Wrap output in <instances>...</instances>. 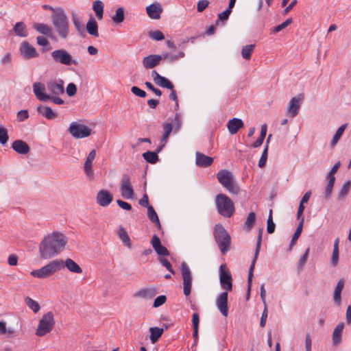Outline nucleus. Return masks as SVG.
<instances>
[{
    "label": "nucleus",
    "mask_w": 351,
    "mask_h": 351,
    "mask_svg": "<svg viewBox=\"0 0 351 351\" xmlns=\"http://www.w3.org/2000/svg\"><path fill=\"white\" fill-rule=\"evenodd\" d=\"M255 48V45H247L242 47L241 56L245 60H250L251 58L252 53Z\"/></svg>",
    "instance_id": "nucleus-43"
},
{
    "label": "nucleus",
    "mask_w": 351,
    "mask_h": 351,
    "mask_svg": "<svg viewBox=\"0 0 351 351\" xmlns=\"http://www.w3.org/2000/svg\"><path fill=\"white\" fill-rule=\"evenodd\" d=\"M262 242V230H259L258 236L257 237V241H256V245L254 252V256L253 260L252 261L251 265L249 268L248 271V275H247V289L246 292V300H249L250 297V292H251V287L252 284V278H253V273L254 269L255 267V264L256 262V260L258 258L259 252L261 250V245Z\"/></svg>",
    "instance_id": "nucleus-9"
},
{
    "label": "nucleus",
    "mask_w": 351,
    "mask_h": 351,
    "mask_svg": "<svg viewBox=\"0 0 351 351\" xmlns=\"http://www.w3.org/2000/svg\"><path fill=\"white\" fill-rule=\"evenodd\" d=\"M86 30L89 34L95 37H98V25L93 18L89 19L86 24Z\"/></svg>",
    "instance_id": "nucleus-35"
},
{
    "label": "nucleus",
    "mask_w": 351,
    "mask_h": 351,
    "mask_svg": "<svg viewBox=\"0 0 351 351\" xmlns=\"http://www.w3.org/2000/svg\"><path fill=\"white\" fill-rule=\"evenodd\" d=\"M12 148L18 154H27L29 150V146L22 140H16L12 143Z\"/></svg>",
    "instance_id": "nucleus-28"
},
{
    "label": "nucleus",
    "mask_w": 351,
    "mask_h": 351,
    "mask_svg": "<svg viewBox=\"0 0 351 351\" xmlns=\"http://www.w3.org/2000/svg\"><path fill=\"white\" fill-rule=\"evenodd\" d=\"M219 282L223 289L231 291L232 289V279L231 274L226 269L225 265L219 267Z\"/></svg>",
    "instance_id": "nucleus-13"
},
{
    "label": "nucleus",
    "mask_w": 351,
    "mask_h": 351,
    "mask_svg": "<svg viewBox=\"0 0 351 351\" xmlns=\"http://www.w3.org/2000/svg\"><path fill=\"white\" fill-rule=\"evenodd\" d=\"M8 140V130L6 128L0 126V143L5 145Z\"/></svg>",
    "instance_id": "nucleus-57"
},
{
    "label": "nucleus",
    "mask_w": 351,
    "mask_h": 351,
    "mask_svg": "<svg viewBox=\"0 0 351 351\" xmlns=\"http://www.w3.org/2000/svg\"><path fill=\"white\" fill-rule=\"evenodd\" d=\"M125 19L124 9L122 7L119 8L115 14L112 16V20L114 23L119 24L122 23Z\"/></svg>",
    "instance_id": "nucleus-44"
},
{
    "label": "nucleus",
    "mask_w": 351,
    "mask_h": 351,
    "mask_svg": "<svg viewBox=\"0 0 351 351\" xmlns=\"http://www.w3.org/2000/svg\"><path fill=\"white\" fill-rule=\"evenodd\" d=\"M29 117V112L27 110H21L18 112L16 114L17 121L22 122Z\"/></svg>",
    "instance_id": "nucleus-59"
},
{
    "label": "nucleus",
    "mask_w": 351,
    "mask_h": 351,
    "mask_svg": "<svg viewBox=\"0 0 351 351\" xmlns=\"http://www.w3.org/2000/svg\"><path fill=\"white\" fill-rule=\"evenodd\" d=\"M350 186H351V181L350 180H348L343 184L340 191L338 193V199H343L346 196V195L348 193V192L350 191Z\"/></svg>",
    "instance_id": "nucleus-48"
},
{
    "label": "nucleus",
    "mask_w": 351,
    "mask_h": 351,
    "mask_svg": "<svg viewBox=\"0 0 351 351\" xmlns=\"http://www.w3.org/2000/svg\"><path fill=\"white\" fill-rule=\"evenodd\" d=\"M45 90V86L42 83L35 82L33 84L34 93L40 101H45L49 98V95L44 93Z\"/></svg>",
    "instance_id": "nucleus-26"
},
{
    "label": "nucleus",
    "mask_w": 351,
    "mask_h": 351,
    "mask_svg": "<svg viewBox=\"0 0 351 351\" xmlns=\"http://www.w3.org/2000/svg\"><path fill=\"white\" fill-rule=\"evenodd\" d=\"M38 112L49 120L54 119L57 117V114L51 108L47 106H38Z\"/></svg>",
    "instance_id": "nucleus-30"
},
{
    "label": "nucleus",
    "mask_w": 351,
    "mask_h": 351,
    "mask_svg": "<svg viewBox=\"0 0 351 351\" xmlns=\"http://www.w3.org/2000/svg\"><path fill=\"white\" fill-rule=\"evenodd\" d=\"M143 157L147 162L151 164H156L159 160L158 154L154 152L147 151L143 154Z\"/></svg>",
    "instance_id": "nucleus-42"
},
{
    "label": "nucleus",
    "mask_w": 351,
    "mask_h": 351,
    "mask_svg": "<svg viewBox=\"0 0 351 351\" xmlns=\"http://www.w3.org/2000/svg\"><path fill=\"white\" fill-rule=\"evenodd\" d=\"M209 5L208 0H200L197 2V10L199 12H203Z\"/></svg>",
    "instance_id": "nucleus-64"
},
{
    "label": "nucleus",
    "mask_w": 351,
    "mask_h": 351,
    "mask_svg": "<svg viewBox=\"0 0 351 351\" xmlns=\"http://www.w3.org/2000/svg\"><path fill=\"white\" fill-rule=\"evenodd\" d=\"M339 238H337L334 243L333 251L331 256V264L336 266L339 261Z\"/></svg>",
    "instance_id": "nucleus-41"
},
{
    "label": "nucleus",
    "mask_w": 351,
    "mask_h": 351,
    "mask_svg": "<svg viewBox=\"0 0 351 351\" xmlns=\"http://www.w3.org/2000/svg\"><path fill=\"white\" fill-rule=\"evenodd\" d=\"M156 292L155 289L147 288L143 289L135 293L134 297L142 298L145 299H150L156 295Z\"/></svg>",
    "instance_id": "nucleus-32"
},
{
    "label": "nucleus",
    "mask_w": 351,
    "mask_h": 351,
    "mask_svg": "<svg viewBox=\"0 0 351 351\" xmlns=\"http://www.w3.org/2000/svg\"><path fill=\"white\" fill-rule=\"evenodd\" d=\"M162 60L161 55L151 54L145 56L142 61L143 66L146 69H153L158 66Z\"/></svg>",
    "instance_id": "nucleus-21"
},
{
    "label": "nucleus",
    "mask_w": 351,
    "mask_h": 351,
    "mask_svg": "<svg viewBox=\"0 0 351 351\" xmlns=\"http://www.w3.org/2000/svg\"><path fill=\"white\" fill-rule=\"evenodd\" d=\"M96 156V152L95 149L91 150L87 156L84 164V171L86 176L89 179L93 178V169L92 168V163Z\"/></svg>",
    "instance_id": "nucleus-19"
},
{
    "label": "nucleus",
    "mask_w": 351,
    "mask_h": 351,
    "mask_svg": "<svg viewBox=\"0 0 351 351\" xmlns=\"http://www.w3.org/2000/svg\"><path fill=\"white\" fill-rule=\"evenodd\" d=\"M213 158L208 156L201 152H196L195 164L200 167H208L213 162Z\"/></svg>",
    "instance_id": "nucleus-23"
},
{
    "label": "nucleus",
    "mask_w": 351,
    "mask_h": 351,
    "mask_svg": "<svg viewBox=\"0 0 351 351\" xmlns=\"http://www.w3.org/2000/svg\"><path fill=\"white\" fill-rule=\"evenodd\" d=\"M131 91H132V93L134 95H136V96H138L139 97L144 98L147 95L145 91H144L143 90L139 88L137 86H132V88H131Z\"/></svg>",
    "instance_id": "nucleus-62"
},
{
    "label": "nucleus",
    "mask_w": 351,
    "mask_h": 351,
    "mask_svg": "<svg viewBox=\"0 0 351 351\" xmlns=\"http://www.w3.org/2000/svg\"><path fill=\"white\" fill-rule=\"evenodd\" d=\"M182 276L183 278V291L186 296L190 295L192 287V275L190 268L187 264L184 262L180 266Z\"/></svg>",
    "instance_id": "nucleus-11"
},
{
    "label": "nucleus",
    "mask_w": 351,
    "mask_h": 351,
    "mask_svg": "<svg viewBox=\"0 0 351 351\" xmlns=\"http://www.w3.org/2000/svg\"><path fill=\"white\" fill-rule=\"evenodd\" d=\"M147 217L152 222L156 223V226L158 229L161 228V224L160 223L158 215L152 206L147 208Z\"/></svg>",
    "instance_id": "nucleus-38"
},
{
    "label": "nucleus",
    "mask_w": 351,
    "mask_h": 351,
    "mask_svg": "<svg viewBox=\"0 0 351 351\" xmlns=\"http://www.w3.org/2000/svg\"><path fill=\"white\" fill-rule=\"evenodd\" d=\"M67 243V238L60 232H53L46 236L39 245L41 258L49 259L62 252Z\"/></svg>",
    "instance_id": "nucleus-1"
},
{
    "label": "nucleus",
    "mask_w": 351,
    "mask_h": 351,
    "mask_svg": "<svg viewBox=\"0 0 351 351\" xmlns=\"http://www.w3.org/2000/svg\"><path fill=\"white\" fill-rule=\"evenodd\" d=\"M343 328V322L339 323L337 326L335 328L332 337L333 346H338L341 343V335Z\"/></svg>",
    "instance_id": "nucleus-29"
},
{
    "label": "nucleus",
    "mask_w": 351,
    "mask_h": 351,
    "mask_svg": "<svg viewBox=\"0 0 351 351\" xmlns=\"http://www.w3.org/2000/svg\"><path fill=\"white\" fill-rule=\"evenodd\" d=\"M346 128V124H343L337 129L331 141V146L333 147L337 143Z\"/></svg>",
    "instance_id": "nucleus-46"
},
{
    "label": "nucleus",
    "mask_w": 351,
    "mask_h": 351,
    "mask_svg": "<svg viewBox=\"0 0 351 351\" xmlns=\"http://www.w3.org/2000/svg\"><path fill=\"white\" fill-rule=\"evenodd\" d=\"M309 251H310V249H309V247H308L307 249H306L303 255L300 257V258L298 263V271H300L302 269L303 266L305 265V263L308 259V257Z\"/></svg>",
    "instance_id": "nucleus-52"
},
{
    "label": "nucleus",
    "mask_w": 351,
    "mask_h": 351,
    "mask_svg": "<svg viewBox=\"0 0 351 351\" xmlns=\"http://www.w3.org/2000/svg\"><path fill=\"white\" fill-rule=\"evenodd\" d=\"M335 182L333 178H330V180H328V183L325 187V197L326 199H329L330 197V195L332 192V189L334 186Z\"/></svg>",
    "instance_id": "nucleus-54"
},
{
    "label": "nucleus",
    "mask_w": 351,
    "mask_h": 351,
    "mask_svg": "<svg viewBox=\"0 0 351 351\" xmlns=\"http://www.w3.org/2000/svg\"><path fill=\"white\" fill-rule=\"evenodd\" d=\"M104 4L100 0H96L93 3V10L95 12L96 16L99 20L103 19Z\"/></svg>",
    "instance_id": "nucleus-37"
},
{
    "label": "nucleus",
    "mask_w": 351,
    "mask_h": 351,
    "mask_svg": "<svg viewBox=\"0 0 351 351\" xmlns=\"http://www.w3.org/2000/svg\"><path fill=\"white\" fill-rule=\"evenodd\" d=\"M150 340L152 343H156L163 333V328L152 327L149 328Z\"/></svg>",
    "instance_id": "nucleus-39"
},
{
    "label": "nucleus",
    "mask_w": 351,
    "mask_h": 351,
    "mask_svg": "<svg viewBox=\"0 0 351 351\" xmlns=\"http://www.w3.org/2000/svg\"><path fill=\"white\" fill-rule=\"evenodd\" d=\"M25 302L26 305L34 313H37L39 311L40 307L39 304L36 301L34 300L29 297H27L25 299Z\"/></svg>",
    "instance_id": "nucleus-47"
},
{
    "label": "nucleus",
    "mask_w": 351,
    "mask_h": 351,
    "mask_svg": "<svg viewBox=\"0 0 351 351\" xmlns=\"http://www.w3.org/2000/svg\"><path fill=\"white\" fill-rule=\"evenodd\" d=\"M151 244L155 252L160 256H169V250L161 244L159 237L154 234L151 239Z\"/></svg>",
    "instance_id": "nucleus-22"
},
{
    "label": "nucleus",
    "mask_w": 351,
    "mask_h": 351,
    "mask_svg": "<svg viewBox=\"0 0 351 351\" xmlns=\"http://www.w3.org/2000/svg\"><path fill=\"white\" fill-rule=\"evenodd\" d=\"M275 227L276 225L274 222L273 221L272 218V210H269V214L267 219V231L269 234H272L275 231Z\"/></svg>",
    "instance_id": "nucleus-51"
},
{
    "label": "nucleus",
    "mask_w": 351,
    "mask_h": 351,
    "mask_svg": "<svg viewBox=\"0 0 351 351\" xmlns=\"http://www.w3.org/2000/svg\"><path fill=\"white\" fill-rule=\"evenodd\" d=\"M267 152H268L267 146H265V149L262 153L261 157L258 161V167L261 168L265 167V165L267 162Z\"/></svg>",
    "instance_id": "nucleus-58"
},
{
    "label": "nucleus",
    "mask_w": 351,
    "mask_h": 351,
    "mask_svg": "<svg viewBox=\"0 0 351 351\" xmlns=\"http://www.w3.org/2000/svg\"><path fill=\"white\" fill-rule=\"evenodd\" d=\"M147 14L152 19H159L162 8L159 4L152 3L146 8Z\"/></svg>",
    "instance_id": "nucleus-27"
},
{
    "label": "nucleus",
    "mask_w": 351,
    "mask_h": 351,
    "mask_svg": "<svg viewBox=\"0 0 351 351\" xmlns=\"http://www.w3.org/2000/svg\"><path fill=\"white\" fill-rule=\"evenodd\" d=\"M120 191L123 198L130 199L133 197L134 190L131 184V178L129 175H123L120 182Z\"/></svg>",
    "instance_id": "nucleus-12"
},
{
    "label": "nucleus",
    "mask_w": 351,
    "mask_h": 351,
    "mask_svg": "<svg viewBox=\"0 0 351 351\" xmlns=\"http://www.w3.org/2000/svg\"><path fill=\"white\" fill-rule=\"evenodd\" d=\"M64 82L62 80H50L47 83L48 90L53 95H62L64 93Z\"/></svg>",
    "instance_id": "nucleus-17"
},
{
    "label": "nucleus",
    "mask_w": 351,
    "mask_h": 351,
    "mask_svg": "<svg viewBox=\"0 0 351 351\" xmlns=\"http://www.w3.org/2000/svg\"><path fill=\"white\" fill-rule=\"evenodd\" d=\"M158 260L160 263L171 274H173L175 273L174 270L172 269L171 264L168 261L167 259L160 257Z\"/></svg>",
    "instance_id": "nucleus-63"
},
{
    "label": "nucleus",
    "mask_w": 351,
    "mask_h": 351,
    "mask_svg": "<svg viewBox=\"0 0 351 351\" xmlns=\"http://www.w3.org/2000/svg\"><path fill=\"white\" fill-rule=\"evenodd\" d=\"M256 221V215L254 213L251 212L248 214L244 223V228L247 231L251 230Z\"/></svg>",
    "instance_id": "nucleus-45"
},
{
    "label": "nucleus",
    "mask_w": 351,
    "mask_h": 351,
    "mask_svg": "<svg viewBox=\"0 0 351 351\" xmlns=\"http://www.w3.org/2000/svg\"><path fill=\"white\" fill-rule=\"evenodd\" d=\"M173 130V123H168L164 125L163 126V130L164 133L160 138L161 142H164L165 143H167V140L171 132Z\"/></svg>",
    "instance_id": "nucleus-49"
},
{
    "label": "nucleus",
    "mask_w": 351,
    "mask_h": 351,
    "mask_svg": "<svg viewBox=\"0 0 351 351\" xmlns=\"http://www.w3.org/2000/svg\"><path fill=\"white\" fill-rule=\"evenodd\" d=\"M148 36L150 38L160 41L165 38V36L160 30L150 31L148 32Z\"/></svg>",
    "instance_id": "nucleus-50"
},
{
    "label": "nucleus",
    "mask_w": 351,
    "mask_h": 351,
    "mask_svg": "<svg viewBox=\"0 0 351 351\" xmlns=\"http://www.w3.org/2000/svg\"><path fill=\"white\" fill-rule=\"evenodd\" d=\"M56 10L51 16L52 23L59 36L65 39L69 33L68 18L62 8H57Z\"/></svg>",
    "instance_id": "nucleus-2"
},
{
    "label": "nucleus",
    "mask_w": 351,
    "mask_h": 351,
    "mask_svg": "<svg viewBox=\"0 0 351 351\" xmlns=\"http://www.w3.org/2000/svg\"><path fill=\"white\" fill-rule=\"evenodd\" d=\"M344 287V280L341 279L337 282V285L335 289L333 300L336 304L339 305L341 304V293Z\"/></svg>",
    "instance_id": "nucleus-34"
},
{
    "label": "nucleus",
    "mask_w": 351,
    "mask_h": 351,
    "mask_svg": "<svg viewBox=\"0 0 351 351\" xmlns=\"http://www.w3.org/2000/svg\"><path fill=\"white\" fill-rule=\"evenodd\" d=\"M33 28L38 33L46 36L50 38H53V32L52 28L45 23H35L33 25Z\"/></svg>",
    "instance_id": "nucleus-25"
},
{
    "label": "nucleus",
    "mask_w": 351,
    "mask_h": 351,
    "mask_svg": "<svg viewBox=\"0 0 351 351\" xmlns=\"http://www.w3.org/2000/svg\"><path fill=\"white\" fill-rule=\"evenodd\" d=\"M66 93L69 97L75 95L77 93V86L73 83H69L66 87Z\"/></svg>",
    "instance_id": "nucleus-61"
},
{
    "label": "nucleus",
    "mask_w": 351,
    "mask_h": 351,
    "mask_svg": "<svg viewBox=\"0 0 351 351\" xmlns=\"http://www.w3.org/2000/svg\"><path fill=\"white\" fill-rule=\"evenodd\" d=\"M13 32L14 34L19 37H27L28 32L25 24L21 21L17 22L13 27Z\"/></svg>",
    "instance_id": "nucleus-31"
},
{
    "label": "nucleus",
    "mask_w": 351,
    "mask_h": 351,
    "mask_svg": "<svg viewBox=\"0 0 351 351\" xmlns=\"http://www.w3.org/2000/svg\"><path fill=\"white\" fill-rule=\"evenodd\" d=\"M302 99L303 95L300 94L297 97H294L290 100L288 104L287 113L291 115L292 118H294L298 114Z\"/></svg>",
    "instance_id": "nucleus-14"
},
{
    "label": "nucleus",
    "mask_w": 351,
    "mask_h": 351,
    "mask_svg": "<svg viewBox=\"0 0 351 351\" xmlns=\"http://www.w3.org/2000/svg\"><path fill=\"white\" fill-rule=\"evenodd\" d=\"M167 298L165 295H159L154 301L153 306L157 308L165 303Z\"/></svg>",
    "instance_id": "nucleus-60"
},
{
    "label": "nucleus",
    "mask_w": 351,
    "mask_h": 351,
    "mask_svg": "<svg viewBox=\"0 0 351 351\" xmlns=\"http://www.w3.org/2000/svg\"><path fill=\"white\" fill-rule=\"evenodd\" d=\"M216 306L221 313L226 317L228 315L227 291H223L218 295L216 299Z\"/></svg>",
    "instance_id": "nucleus-16"
},
{
    "label": "nucleus",
    "mask_w": 351,
    "mask_h": 351,
    "mask_svg": "<svg viewBox=\"0 0 351 351\" xmlns=\"http://www.w3.org/2000/svg\"><path fill=\"white\" fill-rule=\"evenodd\" d=\"M340 166H341V162L339 161L336 162L334 165V166L332 167V169L329 171V172L327 173L326 179L330 180V178H332L334 181H335V177L334 175L337 171V170L339 169Z\"/></svg>",
    "instance_id": "nucleus-56"
},
{
    "label": "nucleus",
    "mask_w": 351,
    "mask_h": 351,
    "mask_svg": "<svg viewBox=\"0 0 351 351\" xmlns=\"http://www.w3.org/2000/svg\"><path fill=\"white\" fill-rule=\"evenodd\" d=\"M55 325L53 314L48 312L45 314L40 319L36 335L38 337H43L47 333L51 332Z\"/></svg>",
    "instance_id": "nucleus-8"
},
{
    "label": "nucleus",
    "mask_w": 351,
    "mask_h": 351,
    "mask_svg": "<svg viewBox=\"0 0 351 351\" xmlns=\"http://www.w3.org/2000/svg\"><path fill=\"white\" fill-rule=\"evenodd\" d=\"M151 75L156 85L170 90L174 88L173 84L167 78L160 75L156 70H153Z\"/></svg>",
    "instance_id": "nucleus-18"
},
{
    "label": "nucleus",
    "mask_w": 351,
    "mask_h": 351,
    "mask_svg": "<svg viewBox=\"0 0 351 351\" xmlns=\"http://www.w3.org/2000/svg\"><path fill=\"white\" fill-rule=\"evenodd\" d=\"M69 133L75 138H83L91 134V129L77 122H72L69 128Z\"/></svg>",
    "instance_id": "nucleus-10"
},
{
    "label": "nucleus",
    "mask_w": 351,
    "mask_h": 351,
    "mask_svg": "<svg viewBox=\"0 0 351 351\" xmlns=\"http://www.w3.org/2000/svg\"><path fill=\"white\" fill-rule=\"evenodd\" d=\"M213 236L222 254H226L230 248L231 238L221 224H216Z\"/></svg>",
    "instance_id": "nucleus-4"
},
{
    "label": "nucleus",
    "mask_w": 351,
    "mask_h": 351,
    "mask_svg": "<svg viewBox=\"0 0 351 351\" xmlns=\"http://www.w3.org/2000/svg\"><path fill=\"white\" fill-rule=\"evenodd\" d=\"M303 223H304V217H302V219L300 220V221L295 230V232L294 234L293 235V237L289 243V249H288L289 251H291L292 250L293 247L295 244L296 241L300 237V236L302 233V231Z\"/></svg>",
    "instance_id": "nucleus-36"
},
{
    "label": "nucleus",
    "mask_w": 351,
    "mask_h": 351,
    "mask_svg": "<svg viewBox=\"0 0 351 351\" xmlns=\"http://www.w3.org/2000/svg\"><path fill=\"white\" fill-rule=\"evenodd\" d=\"M73 22L77 32L80 34H84V25L82 23V22L77 19V17L75 15L73 16Z\"/></svg>",
    "instance_id": "nucleus-55"
},
{
    "label": "nucleus",
    "mask_w": 351,
    "mask_h": 351,
    "mask_svg": "<svg viewBox=\"0 0 351 351\" xmlns=\"http://www.w3.org/2000/svg\"><path fill=\"white\" fill-rule=\"evenodd\" d=\"M292 23V19L291 18H289L287 19V20H285L283 23H282L281 24L276 26L273 30H272V33L273 34H276L280 31H282L283 29H285V27H287L289 25H290L291 23Z\"/></svg>",
    "instance_id": "nucleus-53"
},
{
    "label": "nucleus",
    "mask_w": 351,
    "mask_h": 351,
    "mask_svg": "<svg viewBox=\"0 0 351 351\" xmlns=\"http://www.w3.org/2000/svg\"><path fill=\"white\" fill-rule=\"evenodd\" d=\"M215 203L218 213L225 217H230L234 212L233 202L227 195L220 193L215 197Z\"/></svg>",
    "instance_id": "nucleus-6"
},
{
    "label": "nucleus",
    "mask_w": 351,
    "mask_h": 351,
    "mask_svg": "<svg viewBox=\"0 0 351 351\" xmlns=\"http://www.w3.org/2000/svg\"><path fill=\"white\" fill-rule=\"evenodd\" d=\"M118 236L125 245L128 247H131V241L130 237L124 228L120 227L119 228Z\"/></svg>",
    "instance_id": "nucleus-40"
},
{
    "label": "nucleus",
    "mask_w": 351,
    "mask_h": 351,
    "mask_svg": "<svg viewBox=\"0 0 351 351\" xmlns=\"http://www.w3.org/2000/svg\"><path fill=\"white\" fill-rule=\"evenodd\" d=\"M64 268V261L62 259H56L38 269L32 271L30 274L35 278L44 279Z\"/></svg>",
    "instance_id": "nucleus-3"
},
{
    "label": "nucleus",
    "mask_w": 351,
    "mask_h": 351,
    "mask_svg": "<svg viewBox=\"0 0 351 351\" xmlns=\"http://www.w3.org/2000/svg\"><path fill=\"white\" fill-rule=\"evenodd\" d=\"M51 57L53 62L66 66H78L79 62L64 49H58L51 53Z\"/></svg>",
    "instance_id": "nucleus-7"
},
{
    "label": "nucleus",
    "mask_w": 351,
    "mask_h": 351,
    "mask_svg": "<svg viewBox=\"0 0 351 351\" xmlns=\"http://www.w3.org/2000/svg\"><path fill=\"white\" fill-rule=\"evenodd\" d=\"M64 265L71 272L75 274H81L82 272V268L71 258H66L64 262Z\"/></svg>",
    "instance_id": "nucleus-33"
},
{
    "label": "nucleus",
    "mask_w": 351,
    "mask_h": 351,
    "mask_svg": "<svg viewBox=\"0 0 351 351\" xmlns=\"http://www.w3.org/2000/svg\"><path fill=\"white\" fill-rule=\"evenodd\" d=\"M20 52L25 59H32L38 56L36 49L28 42L24 41L20 46Z\"/></svg>",
    "instance_id": "nucleus-15"
},
{
    "label": "nucleus",
    "mask_w": 351,
    "mask_h": 351,
    "mask_svg": "<svg viewBox=\"0 0 351 351\" xmlns=\"http://www.w3.org/2000/svg\"><path fill=\"white\" fill-rule=\"evenodd\" d=\"M112 199L113 197L108 191L102 189L97 194V203L102 207L108 206L112 202Z\"/></svg>",
    "instance_id": "nucleus-20"
},
{
    "label": "nucleus",
    "mask_w": 351,
    "mask_h": 351,
    "mask_svg": "<svg viewBox=\"0 0 351 351\" xmlns=\"http://www.w3.org/2000/svg\"><path fill=\"white\" fill-rule=\"evenodd\" d=\"M217 178L219 182L226 189L229 193L237 195L239 193L240 189L237 184L234 175L232 172L227 169H221L218 171Z\"/></svg>",
    "instance_id": "nucleus-5"
},
{
    "label": "nucleus",
    "mask_w": 351,
    "mask_h": 351,
    "mask_svg": "<svg viewBox=\"0 0 351 351\" xmlns=\"http://www.w3.org/2000/svg\"><path fill=\"white\" fill-rule=\"evenodd\" d=\"M244 126V123L241 119L232 118L227 123V128L230 134H235L241 128Z\"/></svg>",
    "instance_id": "nucleus-24"
}]
</instances>
